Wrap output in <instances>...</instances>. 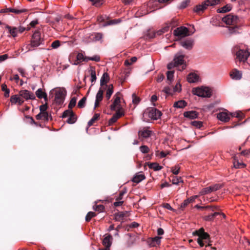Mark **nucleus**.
Returning a JSON list of instances; mask_svg holds the SVG:
<instances>
[{
  "label": "nucleus",
  "mask_w": 250,
  "mask_h": 250,
  "mask_svg": "<svg viewBox=\"0 0 250 250\" xmlns=\"http://www.w3.org/2000/svg\"><path fill=\"white\" fill-rule=\"evenodd\" d=\"M162 116L160 111L155 108H149L146 109L143 115V119L146 122H149L151 120H156Z\"/></svg>",
  "instance_id": "nucleus-1"
},
{
  "label": "nucleus",
  "mask_w": 250,
  "mask_h": 250,
  "mask_svg": "<svg viewBox=\"0 0 250 250\" xmlns=\"http://www.w3.org/2000/svg\"><path fill=\"white\" fill-rule=\"evenodd\" d=\"M193 234L198 236L197 241L201 247H203L204 246L207 247L210 245L209 235L204 231V229L203 228L194 232Z\"/></svg>",
  "instance_id": "nucleus-2"
},
{
  "label": "nucleus",
  "mask_w": 250,
  "mask_h": 250,
  "mask_svg": "<svg viewBox=\"0 0 250 250\" xmlns=\"http://www.w3.org/2000/svg\"><path fill=\"white\" fill-rule=\"evenodd\" d=\"M233 52L235 55L236 60L242 62H245L250 55L246 49H242L238 46L234 47Z\"/></svg>",
  "instance_id": "nucleus-3"
},
{
  "label": "nucleus",
  "mask_w": 250,
  "mask_h": 250,
  "mask_svg": "<svg viewBox=\"0 0 250 250\" xmlns=\"http://www.w3.org/2000/svg\"><path fill=\"white\" fill-rule=\"evenodd\" d=\"M51 92H54V101L57 104L60 105L63 103L66 94V91L63 88H57L51 90Z\"/></svg>",
  "instance_id": "nucleus-4"
},
{
  "label": "nucleus",
  "mask_w": 250,
  "mask_h": 250,
  "mask_svg": "<svg viewBox=\"0 0 250 250\" xmlns=\"http://www.w3.org/2000/svg\"><path fill=\"white\" fill-rule=\"evenodd\" d=\"M193 94L199 97L209 98L211 96V91L208 87L202 86L195 88L193 89Z\"/></svg>",
  "instance_id": "nucleus-5"
},
{
  "label": "nucleus",
  "mask_w": 250,
  "mask_h": 250,
  "mask_svg": "<svg viewBox=\"0 0 250 250\" xmlns=\"http://www.w3.org/2000/svg\"><path fill=\"white\" fill-rule=\"evenodd\" d=\"M185 55L181 52H179L175 55L173 62L175 65L177 67L182 65V69H179L180 71L183 70L186 68V62L184 60Z\"/></svg>",
  "instance_id": "nucleus-6"
},
{
  "label": "nucleus",
  "mask_w": 250,
  "mask_h": 250,
  "mask_svg": "<svg viewBox=\"0 0 250 250\" xmlns=\"http://www.w3.org/2000/svg\"><path fill=\"white\" fill-rule=\"evenodd\" d=\"M43 41V40L41 37L40 32L38 31H36L32 36L30 45L33 47H38L42 43Z\"/></svg>",
  "instance_id": "nucleus-7"
},
{
  "label": "nucleus",
  "mask_w": 250,
  "mask_h": 250,
  "mask_svg": "<svg viewBox=\"0 0 250 250\" xmlns=\"http://www.w3.org/2000/svg\"><path fill=\"white\" fill-rule=\"evenodd\" d=\"M222 21L227 25H235L239 21L238 16L232 14H229L222 18Z\"/></svg>",
  "instance_id": "nucleus-8"
},
{
  "label": "nucleus",
  "mask_w": 250,
  "mask_h": 250,
  "mask_svg": "<svg viewBox=\"0 0 250 250\" xmlns=\"http://www.w3.org/2000/svg\"><path fill=\"white\" fill-rule=\"evenodd\" d=\"M188 29L184 26L177 28L173 31L174 36L179 38H184L189 35Z\"/></svg>",
  "instance_id": "nucleus-9"
},
{
  "label": "nucleus",
  "mask_w": 250,
  "mask_h": 250,
  "mask_svg": "<svg viewBox=\"0 0 250 250\" xmlns=\"http://www.w3.org/2000/svg\"><path fill=\"white\" fill-rule=\"evenodd\" d=\"M21 97L24 100H35V96L32 92L27 90H22L19 92Z\"/></svg>",
  "instance_id": "nucleus-10"
},
{
  "label": "nucleus",
  "mask_w": 250,
  "mask_h": 250,
  "mask_svg": "<svg viewBox=\"0 0 250 250\" xmlns=\"http://www.w3.org/2000/svg\"><path fill=\"white\" fill-rule=\"evenodd\" d=\"M152 133V131L150 130L147 127H144L138 132V136L140 139L147 138L151 136Z\"/></svg>",
  "instance_id": "nucleus-11"
},
{
  "label": "nucleus",
  "mask_w": 250,
  "mask_h": 250,
  "mask_svg": "<svg viewBox=\"0 0 250 250\" xmlns=\"http://www.w3.org/2000/svg\"><path fill=\"white\" fill-rule=\"evenodd\" d=\"M239 154H235L232 156L233 166L235 168H243L246 167V165L242 162L239 161Z\"/></svg>",
  "instance_id": "nucleus-12"
},
{
  "label": "nucleus",
  "mask_w": 250,
  "mask_h": 250,
  "mask_svg": "<svg viewBox=\"0 0 250 250\" xmlns=\"http://www.w3.org/2000/svg\"><path fill=\"white\" fill-rule=\"evenodd\" d=\"M24 102V101L21 97L19 94L12 95L10 97V102L12 104H18L21 105Z\"/></svg>",
  "instance_id": "nucleus-13"
},
{
  "label": "nucleus",
  "mask_w": 250,
  "mask_h": 250,
  "mask_svg": "<svg viewBox=\"0 0 250 250\" xmlns=\"http://www.w3.org/2000/svg\"><path fill=\"white\" fill-rule=\"evenodd\" d=\"M104 90L100 88L96 96V100L94 104V109L99 106L100 103L103 100Z\"/></svg>",
  "instance_id": "nucleus-14"
},
{
  "label": "nucleus",
  "mask_w": 250,
  "mask_h": 250,
  "mask_svg": "<svg viewBox=\"0 0 250 250\" xmlns=\"http://www.w3.org/2000/svg\"><path fill=\"white\" fill-rule=\"evenodd\" d=\"M231 113L226 112H221L217 114V117L218 120L222 122H228L230 120Z\"/></svg>",
  "instance_id": "nucleus-15"
},
{
  "label": "nucleus",
  "mask_w": 250,
  "mask_h": 250,
  "mask_svg": "<svg viewBox=\"0 0 250 250\" xmlns=\"http://www.w3.org/2000/svg\"><path fill=\"white\" fill-rule=\"evenodd\" d=\"M86 57H84L82 53H79L77 54L76 56V60L74 62L72 61V58H69V61L73 65H78L83 61H85V59Z\"/></svg>",
  "instance_id": "nucleus-16"
},
{
  "label": "nucleus",
  "mask_w": 250,
  "mask_h": 250,
  "mask_svg": "<svg viewBox=\"0 0 250 250\" xmlns=\"http://www.w3.org/2000/svg\"><path fill=\"white\" fill-rule=\"evenodd\" d=\"M26 11V9H17L16 8H6L5 9H2L0 10V13H8V12H12L16 14H20L21 13H23Z\"/></svg>",
  "instance_id": "nucleus-17"
},
{
  "label": "nucleus",
  "mask_w": 250,
  "mask_h": 250,
  "mask_svg": "<svg viewBox=\"0 0 250 250\" xmlns=\"http://www.w3.org/2000/svg\"><path fill=\"white\" fill-rule=\"evenodd\" d=\"M36 118L37 120H42L44 121H48L49 120H52V117L51 115H49L48 112H41L37 114L36 116Z\"/></svg>",
  "instance_id": "nucleus-18"
},
{
  "label": "nucleus",
  "mask_w": 250,
  "mask_h": 250,
  "mask_svg": "<svg viewBox=\"0 0 250 250\" xmlns=\"http://www.w3.org/2000/svg\"><path fill=\"white\" fill-rule=\"evenodd\" d=\"M187 81L190 83H196L199 81V77L195 73H190L187 76Z\"/></svg>",
  "instance_id": "nucleus-19"
},
{
  "label": "nucleus",
  "mask_w": 250,
  "mask_h": 250,
  "mask_svg": "<svg viewBox=\"0 0 250 250\" xmlns=\"http://www.w3.org/2000/svg\"><path fill=\"white\" fill-rule=\"evenodd\" d=\"M181 45L184 48L190 50L192 49L193 45V41L191 40H186L181 42Z\"/></svg>",
  "instance_id": "nucleus-20"
},
{
  "label": "nucleus",
  "mask_w": 250,
  "mask_h": 250,
  "mask_svg": "<svg viewBox=\"0 0 250 250\" xmlns=\"http://www.w3.org/2000/svg\"><path fill=\"white\" fill-rule=\"evenodd\" d=\"M146 178L145 175L142 172H140L137 173L133 178L132 181L134 183H136L137 184L141 182Z\"/></svg>",
  "instance_id": "nucleus-21"
},
{
  "label": "nucleus",
  "mask_w": 250,
  "mask_h": 250,
  "mask_svg": "<svg viewBox=\"0 0 250 250\" xmlns=\"http://www.w3.org/2000/svg\"><path fill=\"white\" fill-rule=\"evenodd\" d=\"M184 116L186 118H189L190 119H194L198 117V114L195 111H189L185 112L184 113Z\"/></svg>",
  "instance_id": "nucleus-22"
},
{
  "label": "nucleus",
  "mask_w": 250,
  "mask_h": 250,
  "mask_svg": "<svg viewBox=\"0 0 250 250\" xmlns=\"http://www.w3.org/2000/svg\"><path fill=\"white\" fill-rule=\"evenodd\" d=\"M242 73L237 69H233L230 73V76L232 79L240 80L242 78Z\"/></svg>",
  "instance_id": "nucleus-23"
},
{
  "label": "nucleus",
  "mask_w": 250,
  "mask_h": 250,
  "mask_svg": "<svg viewBox=\"0 0 250 250\" xmlns=\"http://www.w3.org/2000/svg\"><path fill=\"white\" fill-rule=\"evenodd\" d=\"M36 95L39 99L43 98L45 102L47 101V95L42 88H39L36 91Z\"/></svg>",
  "instance_id": "nucleus-24"
},
{
  "label": "nucleus",
  "mask_w": 250,
  "mask_h": 250,
  "mask_svg": "<svg viewBox=\"0 0 250 250\" xmlns=\"http://www.w3.org/2000/svg\"><path fill=\"white\" fill-rule=\"evenodd\" d=\"M124 112L122 110H119L116 112V113L112 116V117L110 119L109 123H115L117 120L124 115Z\"/></svg>",
  "instance_id": "nucleus-25"
},
{
  "label": "nucleus",
  "mask_w": 250,
  "mask_h": 250,
  "mask_svg": "<svg viewBox=\"0 0 250 250\" xmlns=\"http://www.w3.org/2000/svg\"><path fill=\"white\" fill-rule=\"evenodd\" d=\"M109 75L106 72L104 73L103 74V75L101 78V80H100L101 86H104V85H105L106 87L108 86V85H107L106 84L109 82Z\"/></svg>",
  "instance_id": "nucleus-26"
},
{
  "label": "nucleus",
  "mask_w": 250,
  "mask_h": 250,
  "mask_svg": "<svg viewBox=\"0 0 250 250\" xmlns=\"http://www.w3.org/2000/svg\"><path fill=\"white\" fill-rule=\"evenodd\" d=\"M232 5L230 4H228L223 7L217 9V11L219 13H225L229 12L232 9Z\"/></svg>",
  "instance_id": "nucleus-27"
},
{
  "label": "nucleus",
  "mask_w": 250,
  "mask_h": 250,
  "mask_svg": "<svg viewBox=\"0 0 250 250\" xmlns=\"http://www.w3.org/2000/svg\"><path fill=\"white\" fill-rule=\"evenodd\" d=\"M112 236L108 235L105 236L103 240V244L106 248H109L111 245Z\"/></svg>",
  "instance_id": "nucleus-28"
},
{
  "label": "nucleus",
  "mask_w": 250,
  "mask_h": 250,
  "mask_svg": "<svg viewBox=\"0 0 250 250\" xmlns=\"http://www.w3.org/2000/svg\"><path fill=\"white\" fill-rule=\"evenodd\" d=\"M207 4H206L205 1L202 4L197 5L194 8V11L197 13L203 11L205 9L208 7Z\"/></svg>",
  "instance_id": "nucleus-29"
},
{
  "label": "nucleus",
  "mask_w": 250,
  "mask_h": 250,
  "mask_svg": "<svg viewBox=\"0 0 250 250\" xmlns=\"http://www.w3.org/2000/svg\"><path fill=\"white\" fill-rule=\"evenodd\" d=\"M115 99L113 103L110 106V109L111 110H115L117 105L120 104V97L117 95V93L115 95Z\"/></svg>",
  "instance_id": "nucleus-30"
},
{
  "label": "nucleus",
  "mask_w": 250,
  "mask_h": 250,
  "mask_svg": "<svg viewBox=\"0 0 250 250\" xmlns=\"http://www.w3.org/2000/svg\"><path fill=\"white\" fill-rule=\"evenodd\" d=\"M187 103L184 100H180L174 103L173 106L176 108H183L186 106Z\"/></svg>",
  "instance_id": "nucleus-31"
},
{
  "label": "nucleus",
  "mask_w": 250,
  "mask_h": 250,
  "mask_svg": "<svg viewBox=\"0 0 250 250\" xmlns=\"http://www.w3.org/2000/svg\"><path fill=\"white\" fill-rule=\"evenodd\" d=\"M107 87V89L106 91L105 98L108 100L113 93V84H109Z\"/></svg>",
  "instance_id": "nucleus-32"
},
{
  "label": "nucleus",
  "mask_w": 250,
  "mask_h": 250,
  "mask_svg": "<svg viewBox=\"0 0 250 250\" xmlns=\"http://www.w3.org/2000/svg\"><path fill=\"white\" fill-rule=\"evenodd\" d=\"M6 28L8 30L9 33L13 37H17L18 33V28L14 27H11L9 25H6Z\"/></svg>",
  "instance_id": "nucleus-33"
},
{
  "label": "nucleus",
  "mask_w": 250,
  "mask_h": 250,
  "mask_svg": "<svg viewBox=\"0 0 250 250\" xmlns=\"http://www.w3.org/2000/svg\"><path fill=\"white\" fill-rule=\"evenodd\" d=\"M162 237L156 236L151 239L150 245L152 247H156L157 245H159L161 243V239Z\"/></svg>",
  "instance_id": "nucleus-34"
},
{
  "label": "nucleus",
  "mask_w": 250,
  "mask_h": 250,
  "mask_svg": "<svg viewBox=\"0 0 250 250\" xmlns=\"http://www.w3.org/2000/svg\"><path fill=\"white\" fill-rule=\"evenodd\" d=\"M148 166L150 168L153 169L155 171L159 170L162 168V167L159 166V164L154 163H150L148 165Z\"/></svg>",
  "instance_id": "nucleus-35"
},
{
  "label": "nucleus",
  "mask_w": 250,
  "mask_h": 250,
  "mask_svg": "<svg viewBox=\"0 0 250 250\" xmlns=\"http://www.w3.org/2000/svg\"><path fill=\"white\" fill-rule=\"evenodd\" d=\"M99 117L100 114L99 113L95 114L93 117L88 122V126H90L92 125L95 121H96Z\"/></svg>",
  "instance_id": "nucleus-36"
},
{
  "label": "nucleus",
  "mask_w": 250,
  "mask_h": 250,
  "mask_svg": "<svg viewBox=\"0 0 250 250\" xmlns=\"http://www.w3.org/2000/svg\"><path fill=\"white\" fill-rule=\"evenodd\" d=\"M89 61H94L96 62H99L100 61V57L98 55H95L91 57H86V58L85 59V61L88 62Z\"/></svg>",
  "instance_id": "nucleus-37"
},
{
  "label": "nucleus",
  "mask_w": 250,
  "mask_h": 250,
  "mask_svg": "<svg viewBox=\"0 0 250 250\" xmlns=\"http://www.w3.org/2000/svg\"><path fill=\"white\" fill-rule=\"evenodd\" d=\"M211 192V188L210 187H207L202 189L199 192V196L201 195H204Z\"/></svg>",
  "instance_id": "nucleus-38"
},
{
  "label": "nucleus",
  "mask_w": 250,
  "mask_h": 250,
  "mask_svg": "<svg viewBox=\"0 0 250 250\" xmlns=\"http://www.w3.org/2000/svg\"><path fill=\"white\" fill-rule=\"evenodd\" d=\"M76 120H77V118L75 116V115L74 114V113L73 112L72 113V115H71L68 118L67 120V123H68V124H74L76 121Z\"/></svg>",
  "instance_id": "nucleus-39"
},
{
  "label": "nucleus",
  "mask_w": 250,
  "mask_h": 250,
  "mask_svg": "<svg viewBox=\"0 0 250 250\" xmlns=\"http://www.w3.org/2000/svg\"><path fill=\"white\" fill-rule=\"evenodd\" d=\"M180 167L179 165H176L174 167H171V171L174 175H177L179 173Z\"/></svg>",
  "instance_id": "nucleus-40"
},
{
  "label": "nucleus",
  "mask_w": 250,
  "mask_h": 250,
  "mask_svg": "<svg viewBox=\"0 0 250 250\" xmlns=\"http://www.w3.org/2000/svg\"><path fill=\"white\" fill-rule=\"evenodd\" d=\"M171 182L174 185H178L180 182H183V181L181 179V177H178L177 176H173Z\"/></svg>",
  "instance_id": "nucleus-41"
},
{
  "label": "nucleus",
  "mask_w": 250,
  "mask_h": 250,
  "mask_svg": "<svg viewBox=\"0 0 250 250\" xmlns=\"http://www.w3.org/2000/svg\"><path fill=\"white\" fill-rule=\"evenodd\" d=\"M1 90L4 91V96L8 97L9 96L10 90L7 88V86L5 84H3L1 85Z\"/></svg>",
  "instance_id": "nucleus-42"
},
{
  "label": "nucleus",
  "mask_w": 250,
  "mask_h": 250,
  "mask_svg": "<svg viewBox=\"0 0 250 250\" xmlns=\"http://www.w3.org/2000/svg\"><path fill=\"white\" fill-rule=\"evenodd\" d=\"M219 0H207L205 1L206 4H207L208 6L209 5L214 6L219 3Z\"/></svg>",
  "instance_id": "nucleus-43"
},
{
  "label": "nucleus",
  "mask_w": 250,
  "mask_h": 250,
  "mask_svg": "<svg viewBox=\"0 0 250 250\" xmlns=\"http://www.w3.org/2000/svg\"><path fill=\"white\" fill-rule=\"evenodd\" d=\"M120 21H121V20L120 19H115V20H110L109 21H107V23H104V26L117 24V23H119Z\"/></svg>",
  "instance_id": "nucleus-44"
},
{
  "label": "nucleus",
  "mask_w": 250,
  "mask_h": 250,
  "mask_svg": "<svg viewBox=\"0 0 250 250\" xmlns=\"http://www.w3.org/2000/svg\"><path fill=\"white\" fill-rule=\"evenodd\" d=\"M106 16L105 15H102L100 16L97 18L98 21L100 23H103V25L104 26V24L107 23V22H105V20H106Z\"/></svg>",
  "instance_id": "nucleus-45"
},
{
  "label": "nucleus",
  "mask_w": 250,
  "mask_h": 250,
  "mask_svg": "<svg viewBox=\"0 0 250 250\" xmlns=\"http://www.w3.org/2000/svg\"><path fill=\"white\" fill-rule=\"evenodd\" d=\"M95 216H96V214L95 212H92V211L88 212L85 216L86 221L89 222L92 217H93Z\"/></svg>",
  "instance_id": "nucleus-46"
},
{
  "label": "nucleus",
  "mask_w": 250,
  "mask_h": 250,
  "mask_svg": "<svg viewBox=\"0 0 250 250\" xmlns=\"http://www.w3.org/2000/svg\"><path fill=\"white\" fill-rule=\"evenodd\" d=\"M167 80L169 81L170 82H171L173 81V77H174V71H168L167 73Z\"/></svg>",
  "instance_id": "nucleus-47"
},
{
  "label": "nucleus",
  "mask_w": 250,
  "mask_h": 250,
  "mask_svg": "<svg viewBox=\"0 0 250 250\" xmlns=\"http://www.w3.org/2000/svg\"><path fill=\"white\" fill-rule=\"evenodd\" d=\"M140 150L143 153H147L149 152V148L147 146L143 145L140 147Z\"/></svg>",
  "instance_id": "nucleus-48"
},
{
  "label": "nucleus",
  "mask_w": 250,
  "mask_h": 250,
  "mask_svg": "<svg viewBox=\"0 0 250 250\" xmlns=\"http://www.w3.org/2000/svg\"><path fill=\"white\" fill-rule=\"evenodd\" d=\"M86 97H83L79 102L78 104V106L79 108H83L84 107L85 102H86Z\"/></svg>",
  "instance_id": "nucleus-49"
},
{
  "label": "nucleus",
  "mask_w": 250,
  "mask_h": 250,
  "mask_svg": "<svg viewBox=\"0 0 250 250\" xmlns=\"http://www.w3.org/2000/svg\"><path fill=\"white\" fill-rule=\"evenodd\" d=\"M93 209L99 212H102L104 209V207L103 205H95L93 207Z\"/></svg>",
  "instance_id": "nucleus-50"
},
{
  "label": "nucleus",
  "mask_w": 250,
  "mask_h": 250,
  "mask_svg": "<svg viewBox=\"0 0 250 250\" xmlns=\"http://www.w3.org/2000/svg\"><path fill=\"white\" fill-rule=\"evenodd\" d=\"M125 214L123 212H119L118 213L116 214L115 215V219L117 221H121L124 219Z\"/></svg>",
  "instance_id": "nucleus-51"
},
{
  "label": "nucleus",
  "mask_w": 250,
  "mask_h": 250,
  "mask_svg": "<svg viewBox=\"0 0 250 250\" xmlns=\"http://www.w3.org/2000/svg\"><path fill=\"white\" fill-rule=\"evenodd\" d=\"M77 102V98L76 97H73L71 98L70 103L68 105V107L71 108L75 106Z\"/></svg>",
  "instance_id": "nucleus-52"
},
{
  "label": "nucleus",
  "mask_w": 250,
  "mask_h": 250,
  "mask_svg": "<svg viewBox=\"0 0 250 250\" xmlns=\"http://www.w3.org/2000/svg\"><path fill=\"white\" fill-rule=\"evenodd\" d=\"M163 91L167 95H172L173 93V89L170 88L169 86L165 87L163 90Z\"/></svg>",
  "instance_id": "nucleus-53"
},
{
  "label": "nucleus",
  "mask_w": 250,
  "mask_h": 250,
  "mask_svg": "<svg viewBox=\"0 0 250 250\" xmlns=\"http://www.w3.org/2000/svg\"><path fill=\"white\" fill-rule=\"evenodd\" d=\"M191 125L198 128H200L202 126V122L201 121H194L191 122Z\"/></svg>",
  "instance_id": "nucleus-54"
},
{
  "label": "nucleus",
  "mask_w": 250,
  "mask_h": 250,
  "mask_svg": "<svg viewBox=\"0 0 250 250\" xmlns=\"http://www.w3.org/2000/svg\"><path fill=\"white\" fill-rule=\"evenodd\" d=\"M90 75L91 83H94L96 80V72L94 70H91Z\"/></svg>",
  "instance_id": "nucleus-55"
},
{
  "label": "nucleus",
  "mask_w": 250,
  "mask_h": 250,
  "mask_svg": "<svg viewBox=\"0 0 250 250\" xmlns=\"http://www.w3.org/2000/svg\"><path fill=\"white\" fill-rule=\"evenodd\" d=\"M73 113L72 111L71 110H67L63 112L62 117V118H66L69 117L72 113Z\"/></svg>",
  "instance_id": "nucleus-56"
},
{
  "label": "nucleus",
  "mask_w": 250,
  "mask_h": 250,
  "mask_svg": "<svg viewBox=\"0 0 250 250\" xmlns=\"http://www.w3.org/2000/svg\"><path fill=\"white\" fill-rule=\"evenodd\" d=\"M103 38L102 34L100 33H97L94 34L93 39L95 41H98L101 40Z\"/></svg>",
  "instance_id": "nucleus-57"
},
{
  "label": "nucleus",
  "mask_w": 250,
  "mask_h": 250,
  "mask_svg": "<svg viewBox=\"0 0 250 250\" xmlns=\"http://www.w3.org/2000/svg\"><path fill=\"white\" fill-rule=\"evenodd\" d=\"M60 46V42L59 40H56L51 43V47L54 49H56Z\"/></svg>",
  "instance_id": "nucleus-58"
},
{
  "label": "nucleus",
  "mask_w": 250,
  "mask_h": 250,
  "mask_svg": "<svg viewBox=\"0 0 250 250\" xmlns=\"http://www.w3.org/2000/svg\"><path fill=\"white\" fill-rule=\"evenodd\" d=\"M190 3V0H185L182 1L180 5V8H186Z\"/></svg>",
  "instance_id": "nucleus-59"
},
{
  "label": "nucleus",
  "mask_w": 250,
  "mask_h": 250,
  "mask_svg": "<svg viewBox=\"0 0 250 250\" xmlns=\"http://www.w3.org/2000/svg\"><path fill=\"white\" fill-rule=\"evenodd\" d=\"M222 186L220 184H215L213 186H210V188H211V192L215 191L221 188Z\"/></svg>",
  "instance_id": "nucleus-60"
},
{
  "label": "nucleus",
  "mask_w": 250,
  "mask_h": 250,
  "mask_svg": "<svg viewBox=\"0 0 250 250\" xmlns=\"http://www.w3.org/2000/svg\"><path fill=\"white\" fill-rule=\"evenodd\" d=\"M181 85L180 84V83H176V84L175 85V86H174V87L173 89V92H179L181 91Z\"/></svg>",
  "instance_id": "nucleus-61"
},
{
  "label": "nucleus",
  "mask_w": 250,
  "mask_h": 250,
  "mask_svg": "<svg viewBox=\"0 0 250 250\" xmlns=\"http://www.w3.org/2000/svg\"><path fill=\"white\" fill-rule=\"evenodd\" d=\"M231 115L239 119H242L243 117V114L241 112H237L232 114L231 113Z\"/></svg>",
  "instance_id": "nucleus-62"
},
{
  "label": "nucleus",
  "mask_w": 250,
  "mask_h": 250,
  "mask_svg": "<svg viewBox=\"0 0 250 250\" xmlns=\"http://www.w3.org/2000/svg\"><path fill=\"white\" fill-rule=\"evenodd\" d=\"M47 109V104L46 103L40 106V110L41 112H47L46 110Z\"/></svg>",
  "instance_id": "nucleus-63"
},
{
  "label": "nucleus",
  "mask_w": 250,
  "mask_h": 250,
  "mask_svg": "<svg viewBox=\"0 0 250 250\" xmlns=\"http://www.w3.org/2000/svg\"><path fill=\"white\" fill-rule=\"evenodd\" d=\"M199 197V195H196L194 196H192L189 198L187 199L189 204L195 202V200L197 199Z\"/></svg>",
  "instance_id": "nucleus-64"
}]
</instances>
